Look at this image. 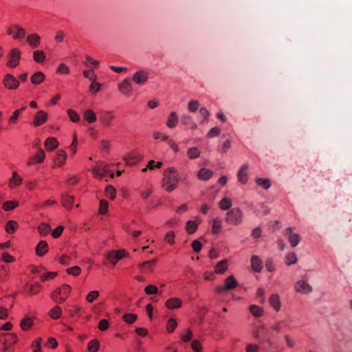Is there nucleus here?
Returning a JSON list of instances; mask_svg holds the SVG:
<instances>
[{
  "instance_id": "f257e3e1",
  "label": "nucleus",
  "mask_w": 352,
  "mask_h": 352,
  "mask_svg": "<svg viewBox=\"0 0 352 352\" xmlns=\"http://www.w3.org/2000/svg\"><path fill=\"white\" fill-rule=\"evenodd\" d=\"M179 182V175L176 168L170 167L164 170L162 186L166 192H170L175 190Z\"/></svg>"
},
{
  "instance_id": "f03ea898",
  "label": "nucleus",
  "mask_w": 352,
  "mask_h": 352,
  "mask_svg": "<svg viewBox=\"0 0 352 352\" xmlns=\"http://www.w3.org/2000/svg\"><path fill=\"white\" fill-rule=\"evenodd\" d=\"M72 287L67 284H63L55 289L51 294V298L56 302L61 304L69 296Z\"/></svg>"
},
{
  "instance_id": "7ed1b4c3",
  "label": "nucleus",
  "mask_w": 352,
  "mask_h": 352,
  "mask_svg": "<svg viewBox=\"0 0 352 352\" xmlns=\"http://www.w3.org/2000/svg\"><path fill=\"white\" fill-rule=\"evenodd\" d=\"M109 164L102 162H99L91 168V173L94 178L97 179H102V177L109 175L113 178L114 175L111 173L109 169Z\"/></svg>"
},
{
  "instance_id": "20e7f679",
  "label": "nucleus",
  "mask_w": 352,
  "mask_h": 352,
  "mask_svg": "<svg viewBox=\"0 0 352 352\" xmlns=\"http://www.w3.org/2000/svg\"><path fill=\"white\" fill-rule=\"evenodd\" d=\"M6 34L14 41H21L25 36V30L18 24H12L6 30Z\"/></svg>"
},
{
  "instance_id": "39448f33",
  "label": "nucleus",
  "mask_w": 352,
  "mask_h": 352,
  "mask_svg": "<svg viewBox=\"0 0 352 352\" xmlns=\"http://www.w3.org/2000/svg\"><path fill=\"white\" fill-rule=\"evenodd\" d=\"M17 341L16 334L2 333L0 335V342L3 345V352H9L12 346L17 343Z\"/></svg>"
},
{
  "instance_id": "423d86ee",
  "label": "nucleus",
  "mask_w": 352,
  "mask_h": 352,
  "mask_svg": "<svg viewBox=\"0 0 352 352\" xmlns=\"http://www.w3.org/2000/svg\"><path fill=\"white\" fill-rule=\"evenodd\" d=\"M238 285V282L234 276H228L223 285H219L214 288V292L217 294H223L229 290L234 289Z\"/></svg>"
},
{
  "instance_id": "0eeeda50",
  "label": "nucleus",
  "mask_w": 352,
  "mask_h": 352,
  "mask_svg": "<svg viewBox=\"0 0 352 352\" xmlns=\"http://www.w3.org/2000/svg\"><path fill=\"white\" fill-rule=\"evenodd\" d=\"M2 85L8 91H15L19 87L20 82L14 75L6 74L2 79Z\"/></svg>"
},
{
  "instance_id": "6e6552de",
  "label": "nucleus",
  "mask_w": 352,
  "mask_h": 352,
  "mask_svg": "<svg viewBox=\"0 0 352 352\" xmlns=\"http://www.w3.org/2000/svg\"><path fill=\"white\" fill-rule=\"evenodd\" d=\"M242 212L239 208H232L226 213L225 221L227 223L238 225L242 219Z\"/></svg>"
},
{
  "instance_id": "1a4fd4ad",
  "label": "nucleus",
  "mask_w": 352,
  "mask_h": 352,
  "mask_svg": "<svg viewBox=\"0 0 352 352\" xmlns=\"http://www.w3.org/2000/svg\"><path fill=\"white\" fill-rule=\"evenodd\" d=\"M8 61L7 66L10 68H16L20 63L21 51L18 48H12L10 50L8 54Z\"/></svg>"
},
{
  "instance_id": "9d476101",
  "label": "nucleus",
  "mask_w": 352,
  "mask_h": 352,
  "mask_svg": "<svg viewBox=\"0 0 352 352\" xmlns=\"http://www.w3.org/2000/svg\"><path fill=\"white\" fill-rule=\"evenodd\" d=\"M67 159V153L62 149L58 150L53 160L52 168H56L63 166L66 164Z\"/></svg>"
},
{
  "instance_id": "9b49d317",
  "label": "nucleus",
  "mask_w": 352,
  "mask_h": 352,
  "mask_svg": "<svg viewBox=\"0 0 352 352\" xmlns=\"http://www.w3.org/2000/svg\"><path fill=\"white\" fill-rule=\"evenodd\" d=\"M127 256L126 252L124 250L117 251H110L106 255V258L113 265H116L117 262Z\"/></svg>"
},
{
  "instance_id": "f8f14e48",
  "label": "nucleus",
  "mask_w": 352,
  "mask_h": 352,
  "mask_svg": "<svg viewBox=\"0 0 352 352\" xmlns=\"http://www.w3.org/2000/svg\"><path fill=\"white\" fill-rule=\"evenodd\" d=\"M45 156V151L43 148H39L34 155L28 158L26 164L28 166H31L41 164L44 162Z\"/></svg>"
},
{
  "instance_id": "ddd939ff",
  "label": "nucleus",
  "mask_w": 352,
  "mask_h": 352,
  "mask_svg": "<svg viewBox=\"0 0 352 352\" xmlns=\"http://www.w3.org/2000/svg\"><path fill=\"white\" fill-rule=\"evenodd\" d=\"M115 119L116 115L112 111H103L100 118L101 124L105 127L111 126Z\"/></svg>"
},
{
  "instance_id": "4468645a",
  "label": "nucleus",
  "mask_w": 352,
  "mask_h": 352,
  "mask_svg": "<svg viewBox=\"0 0 352 352\" xmlns=\"http://www.w3.org/2000/svg\"><path fill=\"white\" fill-rule=\"evenodd\" d=\"M35 319H36V317L34 316H30V315L25 316L23 318V319L21 320V322H20L21 329L23 331L30 330L32 327Z\"/></svg>"
},
{
  "instance_id": "2eb2a0df",
  "label": "nucleus",
  "mask_w": 352,
  "mask_h": 352,
  "mask_svg": "<svg viewBox=\"0 0 352 352\" xmlns=\"http://www.w3.org/2000/svg\"><path fill=\"white\" fill-rule=\"evenodd\" d=\"M23 182L22 177L16 171H13L12 175L8 180V186L11 189H14L19 186Z\"/></svg>"
},
{
  "instance_id": "dca6fc26",
  "label": "nucleus",
  "mask_w": 352,
  "mask_h": 352,
  "mask_svg": "<svg viewBox=\"0 0 352 352\" xmlns=\"http://www.w3.org/2000/svg\"><path fill=\"white\" fill-rule=\"evenodd\" d=\"M118 89L125 96H130L132 94L133 87L129 80L125 79L118 85Z\"/></svg>"
},
{
  "instance_id": "f3484780",
  "label": "nucleus",
  "mask_w": 352,
  "mask_h": 352,
  "mask_svg": "<svg viewBox=\"0 0 352 352\" xmlns=\"http://www.w3.org/2000/svg\"><path fill=\"white\" fill-rule=\"evenodd\" d=\"M41 40V36L36 33L30 34L26 38L27 43L32 49H36L39 47Z\"/></svg>"
},
{
  "instance_id": "a211bd4d",
  "label": "nucleus",
  "mask_w": 352,
  "mask_h": 352,
  "mask_svg": "<svg viewBox=\"0 0 352 352\" xmlns=\"http://www.w3.org/2000/svg\"><path fill=\"white\" fill-rule=\"evenodd\" d=\"M47 120V113L43 110L38 111L34 116L33 124L38 126L43 124Z\"/></svg>"
},
{
  "instance_id": "6ab92c4d",
  "label": "nucleus",
  "mask_w": 352,
  "mask_h": 352,
  "mask_svg": "<svg viewBox=\"0 0 352 352\" xmlns=\"http://www.w3.org/2000/svg\"><path fill=\"white\" fill-rule=\"evenodd\" d=\"M183 302L179 298H170L165 302V307L170 310L177 309L182 306Z\"/></svg>"
},
{
  "instance_id": "aec40b11",
  "label": "nucleus",
  "mask_w": 352,
  "mask_h": 352,
  "mask_svg": "<svg viewBox=\"0 0 352 352\" xmlns=\"http://www.w3.org/2000/svg\"><path fill=\"white\" fill-rule=\"evenodd\" d=\"M124 160L129 166H133L141 160V156L136 152H131L124 157Z\"/></svg>"
},
{
  "instance_id": "412c9836",
  "label": "nucleus",
  "mask_w": 352,
  "mask_h": 352,
  "mask_svg": "<svg viewBox=\"0 0 352 352\" xmlns=\"http://www.w3.org/2000/svg\"><path fill=\"white\" fill-rule=\"evenodd\" d=\"M58 146L59 142L58 140L54 137L47 138L44 142L45 148L47 151H53L56 149Z\"/></svg>"
},
{
  "instance_id": "4be33fe9",
  "label": "nucleus",
  "mask_w": 352,
  "mask_h": 352,
  "mask_svg": "<svg viewBox=\"0 0 352 352\" xmlns=\"http://www.w3.org/2000/svg\"><path fill=\"white\" fill-rule=\"evenodd\" d=\"M295 289L298 293L306 294L311 291V287L305 281L299 280L296 283Z\"/></svg>"
},
{
  "instance_id": "5701e85b",
  "label": "nucleus",
  "mask_w": 352,
  "mask_h": 352,
  "mask_svg": "<svg viewBox=\"0 0 352 352\" xmlns=\"http://www.w3.org/2000/svg\"><path fill=\"white\" fill-rule=\"evenodd\" d=\"M148 78V75L146 72L139 71L136 72L133 76V80L139 85L144 84Z\"/></svg>"
},
{
  "instance_id": "b1692460",
  "label": "nucleus",
  "mask_w": 352,
  "mask_h": 352,
  "mask_svg": "<svg viewBox=\"0 0 352 352\" xmlns=\"http://www.w3.org/2000/svg\"><path fill=\"white\" fill-rule=\"evenodd\" d=\"M287 234H288V240L292 247H296L300 241V237L296 234L292 232V228H287L285 230Z\"/></svg>"
},
{
  "instance_id": "393cba45",
  "label": "nucleus",
  "mask_w": 352,
  "mask_h": 352,
  "mask_svg": "<svg viewBox=\"0 0 352 352\" xmlns=\"http://www.w3.org/2000/svg\"><path fill=\"white\" fill-rule=\"evenodd\" d=\"M45 80V75L42 72H36L34 73L31 77V82L34 85H38L43 83Z\"/></svg>"
},
{
  "instance_id": "a878e982",
  "label": "nucleus",
  "mask_w": 352,
  "mask_h": 352,
  "mask_svg": "<svg viewBox=\"0 0 352 352\" xmlns=\"http://www.w3.org/2000/svg\"><path fill=\"white\" fill-rule=\"evenodd\" d=\"M228 270V261L226 260H222L214 267V273L217 274H223Z\"/></svg>"
},
{
  "instance_id": "bb28decb",
  "label": "nucleus",
  "mask_w": 352,
  "mask_h": 352,
  "mask_svg": "<svg viewBox=\"0 0 352 352\" xmlns=\"http://www.w3.org/2000/svg\"><path fill=\"white\" fill-rule=\"evenodd\" d=\"M48 251V245L45 241H41L36 247V254L38 256H42Z\"/></svg>"
},
{
  "instance_id": "cd10ccee",
  "label": "nucleus",
  "mask_w": 352,
  "mask_h": 352,
  "mask_svg": "<svg viewBox=\"0 0 352 352\" xmlns=\"http://www.w3.org/2000/svg\"><path fill=\"white\" fill-rule=\"evenodd\" d=\"M10 270L6 265H0V283H5L10 278Z\"/></svg>"
},
{
  "instance_id": "c85d7f7f",
  "label": "nucleus",
  "mask_w": 352,
  "mask_h": 352,
  "mask_svg": "<svg viewBox=\"0 0 352 352\" xmlns=\"http://www.w3.org/2000/svg\"><path fill=\"white\" fill-rule=\"evenodd\" d=\"M248 166L247 164L243 165L238 173V178L240 182L245 184L248 179Z\"/></svg>"
},
{
  "instance_id": "c756f323",
  "label": "nucleus",
  "mask_w": 352,
  "mask_h": 352,
  "mask_svg": "<svg viewBox=\"0 0 352 352\" xmlns=\"http://www.w3.org/2000/svg\"><path fill=\"white\" fill-rule=\"evenodd\" d=\"M19 228V224L16 221L9 220L5 226V230L8 234H14Z\"/></svg>"
},
{
  "instance_id": "7c9ffc66",
  "label": "nucleus",
  "mask_w": 352,
  "mask_h": 352,
  "mask_svg": "<svg viewBox=\"0 0 352 352\" xmlns=\"http://www.w3.org/2000/svg\"><path fill=\"white\" fill-rule=\"evenodd\" d=\"M96 114L91 109H87L83 113V118L88 123L91 124L96 121Z\"/></svg>"
},
{
  "instance_id": "2f4dec72",
  "label": "nucleus",
  "mask_w": 352,
  "mask_h": 352,
  "mask_svg": "<svg viewBox=\"0 0 352 352\" xmlns=\"http://www.w3.org/2000/svg\"><path fill=\"white\" fill-rule=\"evenodd\" d=\"M199 221H188L186 224V231L188 234H192L196 232L199 224Z\"/></svg>"
},
{
  "instance_id": "473e14b6",
  "label": "nucleus",
  "mask_w": 352,
  "mask_h": 352,
  "mask_svg": "<svg viewBox=\"0 0 352 352\" xmlns=\"http://www.w3.org/2000/svg\"><path fill=\"white\" fill-rule=\"evenodd\" d=\"M212 175L213 173L212 170L208 168H203L199 170L197 173V177L199 179L208 180L212 177Z\"/></svg>"
},
{
  "instance_id": "72a5a7b5",
  "label": "nucleus",
  "mask_w": 352,
  "mask_h": 352,
  "mask_svg": "<svg viewBox=\"0 0 352 352\" xmlns=\"http://www.w3.org/2000/svg\"><path fill=\"white\" fill-rule=\"evenodd\" d=\"M97 76L96 74H91V84L89 86V91L96 94L99 91L101 87V85L96 82Z\"/></svg>"
},
{
  "instance_id": "f704fd0d",
  "label": "nucleus",
  "mask_w": 352,
  "mask_h": 352,
  "mask_svg": "<svg viewBox=\"0 0 352 352\" xmlns=\"http://www.w3.org/2000/svg\"><path fill=\"white\" fill-rule=\"evenodd\" d=\"M252 268L254 272H259L262 267V261L257 256H252L251 258Z\"/></svg>"
},
{
  "instance_id": "c9c22d12",
  "label": "nucleus",
  "mask_w": 352,
  "mask_h": 352,
  "mask_svg": "<svg viewBox=\"0 0 352 352\" xmlns=\"http://www.w3.org/2000/svg\"><path fill=\"white\" fill-rule=\"evenodd\" d=\"M50 317L54 320L60 318L62 316V309L59 305L54 306L48 313Z\"/></svg>"
},
{
  "instance_id": "e433bc0d",
  "label": "nucleus",
  "mask_w": 352,
  "mask_h": 352,
  "mask_svg": "<svg viewBox=\"0 0 352 352\" xmlns=\"http://www.w3.org/2000/svg\"><path fill=\"white\" fill-rule=\"evenodd\" d=\"M222 228L221 220L219 217H216L212 220V234H219Z\"/></svg>"
},
{
  "instance_id": "4c0bfd02",
  "label": "nucleus",
  "mask_w": 352,
  "mask_h": 352,
  "mask_svg": "<svg viewBox=\"0 0 352 352\" xmlns=\"http://www.w3.org/2000/svg\"><path fill=\"white\" fill-rule=\"evenodd\" d=\"M25 109V107H22L19 109H16L13 111L12 116L8 118V124L10 125H14L17 123L20 113Z\"/></svg>"
},
{
  "instance_id": "58836bf2",
  "label": "nucleus",
  "mask_w": 352,
  "mask_h": 352,
  "mask_svg": "<svg viewBox=\"0 0 352 352\" xmlns=\"http://www.w3.org/2000/svg\"><path fill=\"white\" fill-rule=\"evenodd\" d=\"M33 60L38 63H43L45 58L46 56L43 51L42 50H36L33 52L32 54Z\"/></svg>"
},
{
  "instance_id": "ea45409f",
  "label": "nucleus",
  "mask_w": 352,
  "mask_h": 352,
  "mask_svg": "<svg viewBox=\"0 0 352 352\" xmlns=\"http://www.w3.org/2000/svg\"><path fill=\"white\" fill-rule=\"evenodd\" d=\"M270 303L276 311L280 310V297L278 295H277V294L272 295L270 298Z\"/></svg>"
},
{
  "instance_id": "a19ab883",
  "label": "nucleus",
  "mask_w": 352,
  "mask_h": 352,
  "mask_svg": "<svg viewBox=\"0 0 352 352\" xmlns=\"http://www.w3.org/2000/svg\"><path fill=\"white\" fill-rule=\"evenodd\" d=\"M177 122L178 118L177 113L175 111L171 112L167 120V126L169 128H173L177 125Z\"/></svg>"
},
{
  "instance_id": "79ce46f5",
  "label": "nucleus",
  "mask_w": 352,
  "mask_h": 352,
  "mask_svg": "<svg viewBox=\"0 0 352 352\" xmlns=\"http://www.w3.org/2000/svg\"><path fill=\"white\" fill-rule=\"evenodd\" d=\"M74 197L72 195H65L62 197V204L67 209H70L74 204Z\"/></svg>"
},
{
  "instance_id": "37998d69",
  "label": "nucleus",
  "mask_w": 352,
  "mask_h": 352,
  "mask_svg": "<svg viewBox=\"0 0 352 352\" xmlns=\"http://www.w3.org/2000/svg\"><path fill=\"white\" fill-rule=\"evenodd\" d=\"M100 348V342L97 339L91 340L87 345L88 352H97Z\"/></svg>"
},
{
  "instance_id": "c03bdc74",
  "label": "nucleus",
  "mask_w": 352,
  "mask_h": 352,
  "mask_svg": "<svg viewBox=\"0 0 352 352\" xmlns=\"http://www.w3.org/2000/svg\"><path fill=\"white\" fill-rule=\"evenodd\" d=\"M41 285L38 283L34 285H30L27 286V292L29 295L33 296L39 293Z\"/></svg>"
},
{
  "instance_id": "a18cd8bd",
  "label": "nucleus",
  "mask_w": 352,
  "mask_h": 352,
  "mask_svg": "<svg viewBox=\"0 0 352 352\" xmlns=\"http://www.w3.org/2000/svg\"><path fill=\"white\" fill-rule=\"evenodd\" d=\"M38 230L42 236L47 235L51 231V227L48 223H42L38 227Z\"/></svg>"
},
{
  "instance_id": "49530a36",
  "label": "nucleus",
  "mask_w": 352,
  "mask_h": 352,
  "mask_svg": "<svg viewBox=\"0 0 352 352\" xmlns=\"http://www.w3.org/2000/svg\"><path fill=\"white\" fill-rule=\"evenodd\" d=\"M19 206V203L16 201H7L4 202L2 205V208L5 211H10Z\"/></svg>"
},
{
  "instance_id": "de8ad7c7",
  "label": "nucleus",
  "mask_w": 352,
  "mask_h": 352,
  "mask_svg": "<svg viewBox=\"0 0 352 352\" xmlns=\"http://www.w3.org/2000/svg\"><path fill=\"white\" fill-rule=\"evenodd\" d=\"M287 326V322L285 321H278L274 324H273L270 329L276 332V333H279L280 331H282V330L283 329L284 327H285Z\"/></svg>"
},
{
  "instance_id": "09e8293b",
  "label": "nucleus",
  "mask_w": 352,
  "mask_h": 352,
  "mask_svg": "<svg viewBox=\"0 0 352 352\" xmlns=\"http://www.w3.org/2000/svg\"><path fill=\"white\" fill-rule=\"evenodd\" d=\"M155 263V260H151L146 262H143L141 264H140L139 267L142 270H144L146 272H151L153 270V267H154Z\"/></svg>"
},
{
  "instance_id": "8fccbe9b",
  "label": "nucleus",
  "mask_w": 352,
  "mask_h": 352,
  "mask_svg": "<svg viewBox=\"0 0 352 352\" xmlns=\"http://www.w3.org/2000/svg\"><path fill=\"white\" fill-rule=\"evenodd\" d=\"M105 195L109 197L110 199L113 200L116 196V190L114 187L109 185L107 186L105 188Z\"/></svg>"
},
{
  "instance_id": "3c124183",
  "label": "nucleus",
  "mask_w": 352,
  "mask_h": 352,
  "mask_svg": "<svg viewBox=\"0 0 352 352\" xmlns=\"http://www.w3.org/2000/svg\"><path fill=\"white\" fill-rule=\"evenodd\" d=\"M256 182L265 189H268L271 186V181L267 178H256Z\"/></svg>"
},
{
  "instance_id": "603ef678",
  "label": "nucleus",
  "mask_w": 352,
  "mask_h": 352,
  "mask_svg": "<svg viewBox=\"0 0 352 352\" xmlns=\"http://www.w3.org/2000/svg\"><path fill=\"white\" fill-rule=\"evenodd\" d=\"M187 154L190 159H196L199 157L200 151L197 147H191L188 149Z\"/></svg>"
},
{
  "instance_id": "864d4df0",
  "label": "nucleus",
  "mask_w": 352,
  "mask_h": 352,
  "mask_svg": "<svg viewBox=\"0 0 352 352\" xmlns=\"http://www.w3.org/2000/svg\"><path fill=\"white\" fill-rule=\"evenodd\" d=\"M84 64L87 67H93L96 69L99 65V62L93 59L91 56L87 55L85 56V61L84 62Z\"/></svg>"
},
{
  "instance_id": "5fc2aeb1",
  "label": "nucleus",
  "mask_w": 352,
  "mask_h": 352,
  "mask_svg": "<svg viewBox=\"0 0 352 352\" xmlns=\"http://www.w3.org/2000/svg\"><path fill=\"white\" fill-rule=\"evenodd\" d=\"M109 204L106 200L101 199L100 201V206L98 212L100 214H105L108 212Z\"/></svg>"
},
{
  "instance_id": "6e6d98bb",
  "label": "nucleus",
  "mask_w": 352,
  "mask_h": 352,
  "mask_svg": "<svg viewBox=\"0 0 352 352\" xmlns=\"http://www.w3.org/2000/svg\"><path fill=\"white\" fill-rule=\"evenodd\" d=\"M182 122L185 125H190V128L192 129H197V124L195 122H194L191 118L190 116H184L182 118Z\"/></svg>"
},
{
  "instance_id": "4d7b16f0",
  "label": "nucleus",
  "mask_w": 352,
  "mask_h": 352,
  "mask_svg": "<svg viewBox=\"0 0 352 352\" xmlns=\"http://www.w3.org/2000/svg\"><path fill=\"white\" fill-rule=\"evenodd\" d=\"M99 295L98 291L93 290L87 294L85 298L88 302L91 303L98 298Z\"/></svg>"
},
{
  "instance_id": "13d9d810",
  "label": "nucleus",
  "mask_w": 352,
  "mask_h": 352,
  "mask_svg": "<svg viewBox=\"0 0 352 352\" xmlns=\"http://www.w3.org/2000/svg\"><path fill=\"white\" fill-rule=\"evenodd\" d=\"M250 311L255 317H260L263 314V310L261 307L254 305L250 307Z\"/></svg>"
},
{
  "instance_id": "bf43d9fd",
  "label": "nucleus",
  "mask_w": 352,
  "mask_h": 352,
  "mask_svg": "<svg viewBox=\"0 0 352 352\" xmlns=\"http://www.w3.org/2000/svg\"><path fill=\"white\" fill-rule=\"evenodd\" d=\"M297 262V256L294 252H289L285 256V263L287 265L294 264Z\"/></svg>"
},
{
  "instance_id": "052dcab7",
  "label": "nucleus",
  "mask_w": 352,
  "mask_h": 352,
  "mask_svg": "<svg viewBox=\"0 0 352 352\" xmlns=\"http://www.w3.org/2000/svg\"><path fill=\"white\" fill-rule=\"evenodd\" d=\"M177 326V320L175 318H170L166 323V330L168 333H172L174 331Z\"/></svg>"
},
{
  "instance_id": "680f3d73",
  "label": "nucleus",
  "mask_w": 352,
  "mask_h": 352,
  "mask_svg": "<svg viewBox=\"0 0 352 352\" xmlns=\"http://www.w3.org/2000/svg\"><path fill=\"white\" fill-rule=\"evenodd\" d=\"M175 233L173 231H168L166 233L164 241L170 245L175 244Z\"/></svg>"
},
{
  "instance_id": "e2e57ef3",
  "label": "nucleus",
  "mask_w": 352,
  "mask_h": 352,
  "mask_svg": "<svg viewBox=\"0 0 352 352\" xmlns=\"http://www.w3.org/2000/svg\"><path fill=\"white\" fill-rule=\"evenodd\" d=\"M232 206V201L228 198H223L219 202V207L221 209L225 210L229 209Z\"/></svg>"
},
{
  "instance_id": "0e129e2a",
  "label": "nucleus",
  "mask_w": 352,
  "mask_h": 352,
  "mask_svg": "<svg viewBox=\"0 0 352 352\" xmlns=\"http://www.w3.org/2000/svg\"><path fill=\"white\" fill-rule=\"evenodd\" d=\"M67 113L72 122H78L80 120V116L74 110L69 109Z\"/></svg>"
},
{
  "instance_id": "69168bd1",
  "label": "nucleus",
  "mask_w": 352,
  "mask_h": 352,
  "mask_svg": "<svg viewBox=\"0 0 352 352\" xmlns=\"http://www.w3.org/2000/svg\"><path fill=\"white\" fill-rule=\"evenodd\" d=\"M144 292L147 295L157 294L159 292L158 288L154 285H148L144 287Z\"/></svg>"
},
{
  "instance_id": "338daca9",
  "label": "nucleus",
  "mask_w": 352,
  "mask_h": 352,
  "mask_svg": "<svg viewBox=\"0 0 352 352\" xmlns=\"http://www.w3.org/2000/svg\"><path fill=\"white\" fill-rule=\"evenodd\" d=\"M122 318L125 322L132 324L136 320L137 316L133 314H126L123 315Z\"/></svg>"
},
{
  "instance_id": "774afa93",
  "label": "nucleus",
  "mask_w": 352,
  "mask_h": 352,
  "mask_svg": "<svg viewBox=\"0 0 352 352\" xmlns=\"http://www.w3.org/2000/svg\"><path fill=\"white\" fill-rule=\"evenodd\" d=\"M191 348L193 352H202L201 344L197 340H192L191 343Z\"/></svg>"
}]
</instances>
